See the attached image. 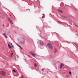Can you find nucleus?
Listing matches in <instances>:
<instances>
[{"instance_id":"1a4fd4ad","label":"nucleus","mask_w":78,"mask_h":78,"mask_svg":"<svg viewBox=\"0 0 78 78\" xmlns=\"http://www.w3.org/2000/svg\"><path fill=\"white\" fill-rule=\"evenodd\" d=\"M8 46L9 48H11V45H10V44H9Z\"/></svg>"},{"instance_id":"c756f323","label":"nucleus","mask_w":78,"mask_h":78,"mask_svg":"<svg viewBox=\"0 0 78 78\" xmlns=\"http://www.w3.org/2000/svg\"><path fill=\"white\" fill-rule=\"evenodd\" d=\"M29 1H30V0H29Z\"/></svg>"},{"instance_id":"5701e85b","label":"nucleus","mask_w":78,"mask_h":78,"mask_svg":"<svg viewBox=\"0 0 78 78\" xmlns=\"http://www.w3.org/2000/svg\"><path fill=\"white\" fill-rule=\"evenodd\" d=\"M69 74H71V72H69Z\"/></svg>"},{"instance_id":"0eeeda50","label":"nucleus","mask_w":78,"mask_h":78,"mask_svg":"<svg viewBox=\"0 0 78 78\" xmlns=\"http://www.w3.org/2000/svg\"><path fill=\"white\" fill-rule=\"evenodd\" d=\"M2 34L3 36H5V38H8V36H7L6 35L5 33L3 34Z\"/></svg>"},{"instance_id":"39448f33","label":"nucleus","mask_w":78,"mask_h":78,"mask_svg":"<svg viewBox=\"0 0 78 78\" xmlns=\"http://www.w3.org/2000/svg\"><path fill=\"white\" fill-rule=\"evenodd\" d=\"M8 20L11 24H13V23H12V20H11V19H10L8 18Z\"/></svg>"},{"instance_id":"7c9ffc66","label":"nucleus","mask_w":78,"mask_h":78,"mask_svg":"<svg viewBox=\"0 0 78 78\" xmlns=\"http://www.w3.org/2000/svg\"><path fill=\"white\" fill-rule=\"evenodd\" d=\"M11 56H12V55L11 56Z\"/></svg>"},{"instance_id":"393cba45","label":"nucleus","mask_w":78,"mask_h":78,"mask_svg":"<svg viewBox=\"0 0 78 78\" xmlns=\"http://www.w3.org/2000/svg\"><path fill=\"white\" fill-rule=\"evenodd\" d=\"M44 16H42V18H44Z\"/></svg>"},{"instance_id":"ddd939ff","label":"nucleus","mask_w":78,"mask_h":78,"mask_svg":"<svg viewBox=\"0 0 78 78\" xmlns=\"http://www.w3.org/2000/svg\"><path fill=\"white\" fill-rule=\"evenodd\" d=\"M2 13H0V17H2Z\"/></svg>"},{"instance_id":"412c9836","label":"nucleus","mask_w":78,"mask_h":78,"mask_svg":"<svg viewBox=\"0 0 78 78\" xmlns=\"http://www.w3.org/2000/svg\"><path fill=\"white\" fill-rule=\"evenodd\" d=\"M2 26H3V27H5V25L3 24V25H2Z\"/></svg>"},{"instance_id":"a211bd4d","label":"nucleus","mask_w":78,"mask_h":78,"mask_svg":"<svg viewBox=\"0 0 78 78\" xmlns=\"http://www.w3.org/2000/svg\"><path fill=\"white\" fill-rule=\"evenodd\" d=\"M13 72H16V71L14 70H13Z\"/></svg>"},{"instance_id":"cd10ccee","label":"nucleus","mask_w":78,"mask_h":78,"mask_svg":"<svg viewBox=\"0 0 78 78\" xmlns=\"http://www.w3.org/2000/svg\"><path fill=\"white\" fill-rule=\"evenodd\" d=\"M11 45H12V43H11Z\"/></svg>"},{"instance_id":"dca6fc26","label":"nucleus","mask_w":78,"mask_h":78,"mask_svg":"<svg viewBox=\"0 0 78 78\" xmlns=\"http://www.w3.org/2000/svg\"><path fill=\"white\" fill-rule=\"evenodd\" d=\"M18 47H20L21 49H22V47H21L19 46H18Z\"/></svg>"},{"instance_id":"2f4dec72","label":"nucleus","mask_w":78,"mask_h":78,"mask_svg":"<svg viewBox=\"0 0 78 78\" xmlns=\"http://www.w3.org/2000/svg\"><path fill=\"white\" fill-rule=\"evenodd\" d=\"M43 15H44V14H43Z\"/></svg>"},{"instance_id":"f3484780","label":"nucleus","mask_w":78,"mask_h":78,"mask_svg":"<svg viewBox=\"0 0 78 78\" xmlns=\"http://www.w3.org/2000/svg\"><path fill=\"white\" fill-rule=\"evenodd\" d=\"M61 10H58V12H60V11H61Z\"/></svg>"},{"instance_id":"a878e982","label":"nucleus","mask_w":78,"mask_h":78,"mask_svg":"<svg viewBox=\"0 0 78 78\" xmlns=\"http://www.w3.org/2000/svg\"><path fill=\"white\" fill-rule=\"evenodd\" d=\"M59 22L60 23H62V22L60 21H59Z\"/></svg>"},{"instance_id":"6e6552de","label":"nucleus","mask_w":78,"mask_h":78,"mask_svg":"<svg viewBox=\"0 0 78 78\" xmlns=\"http://www.w3.org/2000/svg\"><path fill=\"white\" fill-rule=\"evenodd\" d=\"M64 66V64H61V65L60 66V69H61V68H62V67H63Z\"/></svg>"},{"instance_id":"bb28decb","label":"nucleus","mask_w":78,"mask_h":78,"mask_svg":"<svg viewBox=\"0 0 78 78\" xmlns=\"http://www.w3.org/2000/svg\"><path fill=\"white\" fill-rule=\"evenodd\" d=\"M0 78H2V77L0 76Z\"/></svg>"},{"instance_id":"c85d7f7f","label":"nucleus","mask_w":78,"mask_h":78,"mask_svg":"<svg viewBox=\"0 0 78 78\" xmlns=\"http://www.w3.org/2000/svg\"><path fill=\"white\" fill-rule=\"evenodd\" d=\"M21 78H23V77H21Z\"/></svg>"},{"instance_id":"9b49d317","label":"nucleus","mask_w":78,"mask_h":78,"mask_svg":"<svg viewBox=\"0 0 78 78\" xmlns=\"http://www.w3.org/2000/svg\"><path fill=\"white\" fill-rule=\"evenodd\" d=\"M63 17H64V18H67V16H66L62 15V16Z\"/></svg>"},{"instance_id":"4468645a","label":"nucleus","mask_w":78,"mask_h":78,"mask_svg":"<svg viewBox=\"0 0 78 78\" xmlns=\"http://www.w3.org/2000/svg\"><path fill=\"white\" fill-rule=\"evenodd\" d=\"M60 12L61 13H63V12L61 10H60Z\"/></svg>"},{"instance_id":"aec40b11","label":"nucleus","mask_w":78,"mask_h":78,"mask_svg":"<svg viewBox=\"0 0 78 78\" xmlns=\"http://www.w3.org/2000/svg\"><path fill=\"white\" fill-rule=\"evenodd\" d=\"M42 71H44V69H41Z\"/></svg>"},{"instance_id":"9d476101","label":"nucleus","mask_w":78,"mask_h":78,"mask_svg":"<svg viewBox=\"0 0 78 78\" xmlns=\"http://www.w3.org/2000/svg\"><path fill=\"white\" fill-rule=\"evenodd\" d=\"M58 51V50H57V49H55L54 52L55 53H56V51Z\"/></svg>"},{"instance_id":"7ed1b4c3","label":"nucleus","mask_w":78,"mask_h":78,"mask_svg":"<svg viewBox=\"0 0 78 78\" xmlns=\"http://www.w3.org/2000/svg\"><path fill=\"white\" fill-rule=\"evenodd\" d=\"M0 74L1 75H2V76H6V73L3 71H1L0 73Z\"/></svg>"},{"instance_id":"f257e3e1","label":"nucleus","mask_w":78,"mask_h":78,"mask_svg":"<svg viewBox=\"0 0 78 78\" xmlns=\"http://www.w3.org/2000/svg\"><path fill=\"white\" fill-rule=\"evenodd\" d=\"M19 42L20 44H25V39L21 37L20 39Z\"/></svg>"},{"instance_id":"f03ea898","label":"nucleus","mask_w":78,"mask_h":78,"mask_svg":"<svg viewBox=\"0 0 78 78\" xmlns=\"http://www.w3.org/2000/svg\"><path fill=\"white\" fill-rule=\"evenodd\" d=\"M47 45L50 49H52L53 48V47L51 43H48Z\"/></svg>"},{"instance_id":"2eb2a0df","label":"nucleus","mask_w":78,"mask_h":78,"mask_svg":"<svg viewBox=\"0 0 78 78\" xmlns=\"http://www.w3.org/2000/svg\"><path fill=\"white\" fill-rule=\"evenodd\" d=\"M18 47H20L21 49H22V47H21L19 46H18Z\"/></svg>"},{"instance_id":"423d86ee","label":"nucleus","mask_w":78,"mask_h":78,"mask_svg":"<svg viewBox=\"0 0 78 78\" xmlns=\"http://www.w3.org/2000/svg\"><path fill=\"white\" fill-rule=\"evenodd\" d=\"M40 44L41 45H42V46H43V45H44V42H43L42 41H41L40 42Z\"/></svg>"},{"instance_id":"6ab92c4d","label":"nucleus","mask_w":78,"mask_h":78,"mask_svg":"<svg viewBox=\"0 0 78 78\" xmlns=\"http://www.w3.org/2000/svg\"><path fill=\"white\" fill-rule=\"evenodd\" d=\"M75 25L76 26V27H78V26H77V25H76L75 24Z\"/></svg>"},{"instance_id":"20e7f679","label":"nucleus","mask_w":78,"mask_h":78,"mask_svg":"<svg viewBox=\"0 0 78 78\" xmlns=\"http://www.w3.org/2000/svg\"><path fill=\"white\" fill-rule=\"evenodd\" d=\"M30 54L31 55H32L33 56H34V57H35V56H36V54L34 53L32 51L30 52Z\"/></svg>"},{"instance_id":"b1692460","label":"nucleus","mask_w":78,"mask_h":78,"mask_svg":"<svg viewBox=\"0 0 78 78\" xmlns=\"http://www.w3.org/2000/svg\"><path fill=\"white\" fill-rule=\"evenodd\" d=\"M13 55V53H12L11 55Z\"/></svg>"},{"instance_id":"f8f14e48","label":"nucleus","mask_w":78,"mask_h":78,"mask_svg":"<svg viewBox=\"0 0 78 78\" xmlns=\"http://www.w3.org/2000/svg\"><path fill=\"white\" fill-rule=\"evenodd\" d=\"M34 66H35V67H37V65H36V64L34 63Z\"/></svg>"},{"instance_id":"4be33fe9","label":"nucleus","mask_w":78,"mask_h":78,"mask_svg":"<svg viewBox=\"0 0 78 78\" xmlns=\"http://www.w3.org/2000/svg\"><path fill=\"white\" fill-rule=\"evenodd\" d=\"M11 47H12V48H14V46H12V45Z\"/></svg>"}]
</instances>
